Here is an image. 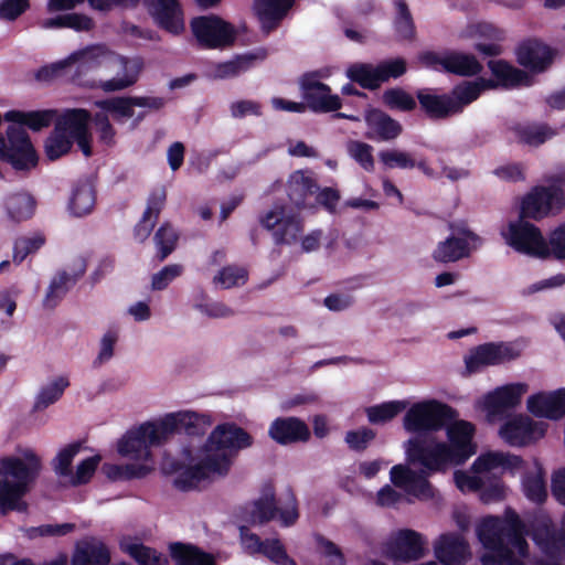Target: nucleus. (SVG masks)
Returning <instances> with one entry per match:
<instances>
[{
    "mask_svg": "<svg viewBox=\"0 0 565 565\" xmlns=\"http://www.w3.org/2000/svg\"><path fill=\"white\" fill-rule=\"evenodd\" d=\"M73 147L72 138L63 134L60 127H54L44 142L45 154L49 160L54 161L67 154Z\"/></svg>",
    "mask_w": 565,
    "mask_h": 565,
    "instance_id": "nucleus-52",
    "label": "nucleus"
},
{
    "mask_svg": "<svg viewBox=\"0 0 565 565\" xmlns=\"http://www.w3.org/2000/svg\"><path fill=\"white\" fill-rule=\"evenodd\" d=\"M146 4L160 29L173 35L184 31L183 11L179 0H146Z\"/></svg>",
    "mask_w": 565,
    "mask_h": 565,
    "instance_id": "nucleus-24",
    "label": "nucleus"
},
{
    "mask_svg": "<svg viewBox=\"0 0 565 565\" xmlns=\"http://www.w3.org/2000/svg\"><path fill=\"white\" fill-rule=\"evenodd\" d=\"M444 71L458 76H475L482 71V65L472 54L448 51L444 54Z\"/></svg>",
    "mask_w": 565,
    "mask_h": 565,
    "instance_id": "nucleus-39",
    "label": "nucleus"
},
{
    "mask_svg": "<svg viewBox=\"0 0 565 565\" xmlns=\"http://www.w3.org/2000/svg\"><path fill=\"white\" fill-rule=\"evenodd\" d=\"M191 31L202 49H225L234 44L235 26L215 14L195 17L190 22Z\"/></svg>",
    "mask_w": 565,
    "mask_h": 565,
    "instance_id": "nucleus-7",
    "label": "nucleus"
},
{
    "mask_svg": "<svg viewBox=\"0 0 565 565\" xmlns=\"http://www.w3.org/2000/svg\"><path fill=\"white\" fill-rule=\"evenodd\" d=\"M36 202L34 198L26 192H17L8 195L4 201V207L9 218L20 223L31 218L34 214Z\"/></svg>",
    "mask_w": 565,
    "mask_h": 565,
    "instance_id": "nucleus-42",
    "label": "nucleus"
},
{
    "mask_svg": "<svg viewBox=\"0 0 565 565\" xmlns=\"http://www.w3.org/2000/svg\"><path fill=\"white\" fill-rule=\"evenodd\" d=\"M429 475L426 470L417 471L405 492L422 501L434 499L436 489L428 480Z\"/></svg>",
    "mask_w": 565,
    "mask_h": 565,
    "instance_id": "nucleus-57",
    "label": "nucleus"
},
{
    "mask_svg": "<svg viewBox=\"0 0 565 565\" xmlns=\"http://www.w3.org/2000/svg\"><path fill=\"white\" fill-rule=\"evenodd\" d=\"M345 75L363 89L375 90L382 85L377 65L371 63H353L347 68Z\"/></svg>",
    "mask_w": 565,
    "mask_h": 565,
    "instance_id": "nucleus-43",
    "label": "nucleus"
},
{
    "mask_svg": "<svg viewBox=\"0 0 565 565\" xmlns=\"http://www.w3.org/2000/svg\"><path fill=\"white\" fill-rule=\"evenodd\" d=\"M420 110L433 120H445L455 116L449 94H436L434 88H419L415 93Z\"/></svg>",
    "mask_w": 565,
    "mask_h": 565,
    "instance_id": "nucleus-31",
    "label": "nucleus"
},
{
    "mask_svg": "<svg viewBox=\"0 0 565 565\" xmlns=\"http://www.w3.org/2000/svg\"><path fill=\"white\" fill-rule=\"evenodd\" d=\"M96 196L93 185L88 182L78 183L72 193L70 210L75 216H83L92 212Z\"/></svg>",
    "mask_w": 565,
    "mask_h": 565,
    "instance_id": "nucleus-46",
    "label": "nucleus"
},
{
    "mask_svg": "<svg viewBox=\"0 0 565 565\" xmlns=\"http://www.w3.org/2000/svg\"><path fill=\"white\" fill-rule=\"evenodd\" d=\"M70 386V381L66 376H58L51 383L43 386L34 402V411H43L50 405L56 403L64 394V391Z\"/></svg>",
    "mask_w": 565,
    "mask_h": 565,
    "instance_id": "nucleus-47",
    "label": "nucleus"
},
{
    "mask_svg": "<svg viewBox=\"0 0 565 565\" xmlns=\"http://www.w3.org/2000/svg\"><path fill=\"white\" fill-rule=\"evenodd\" d=\"M46 239L42 233H34L32 236H21L14 241L13 262L21 264L29 255L36 253L45 244Z\"/></svg>",
    "mask_w": 565,
    "mask_h": 565,
    "instance_id": "nucleus-54",
    "label": "nucleus"
},
{
    "mask_svg": "<svg viewBox=\"0 0 565 565\" xmlns=\"http://www.w3.org/2000/svg\"><path fill=\"white\" fill-rule=\"evenodd\" d=\"M507 129L516 143L529 148H539L558 135L557 128L533 120L511 121Z\"/></svg>",
    "mask_w": 565,
    "mask_h": 565,
    "instance_id": "nucleus-21",
    "label": "nucleus"
},
{
    "mask_svg": "<svg viewBox=\"0 0 565 565\" xmlns=\"http://www.w3.org/2000/svg\"><path fill=\"white\" fill-rule=\"evenodd\" d=\"M529 534L542 553L537 565H563L565 555V512L557 529L547 516L534 519L530 531L513 510L504 518L488 515L477 526V536L487 552L480 557L482 565H522L521 557L529 554L525 535Z\"/></svg>",
    "mask_w": 565,
    "mask_h": 565,
    "instance_id": "nucleus-1",
    "label": "nucleus"
},
{
    "mask_svg": "<svg viewBox=\"0 0 565 565\" xmlns=\"http://www.w3.org/2000/svg\"><path fill=\"white\" fill-rule=\"evenodd\" d=\"M247 279L248 273L245 268L228 265L218 271V275L214 277V282L220 284L225 289H230L244 285Z\"/></svg>",
    "mask_w": 565,
    "mask_h": 565,
    "instance_id": "nucleus-58",
    "label": "nucleus"
},
{
    "mask_svg": "<svg viewBox=\"0 0 565 565\" xmlns=\"http://www.w3.org/2000/svg\"><path fill=\"white\" fill-rule=\"evenodd\" d=\"M164 104V98L150 96L111 97L95 102L102 113H110L115 118H131L135 115L134 107L159 110Z\"/></svg>",
    "mask_w": 565,
    "mask_h": 565,
    "instance_id": "nucleus-25",
    "label": "nucleus"
},
{
    "mask_svg": "<svg viewBox=\"0 0 565 565\" xmlns=\"http://www.w3.org/2000/svg\"><path fill=\"white\" fill-rule=\"evenodd\" d=\"M406 455L411 462L423 466L428 473L445 472L456 466L448 445L435 438L417 436L409 439Z\"/></svg>",
    "mask_w": 565,
    "mask_h": 565,
    "instance_id": "nucleus-5",
    "label": "nucleus"
},
{
    "mask_svg": "<svg viewBox=\"0 0 565 565\" xmlns=\"http://www.w3.org/2000/svg\"><path fill=\"white\" fill-rule=\"evenodd\" d=\"M160 422H146L135 429L128 430L118 441L117 450L124 457L132 459H149L150 448L164 444Z\"/></svg>",
    "mask_w": 565,
    "mask_h": 565,
    "instance_id": "nucleus-8",
    "label": "nucleus"
},
{
    "mask_svg": "<svg viewBox=\"0 0 565 565\" xmlns=\"http://www.w3.org/2000/svg\"><path fill=\"white\" fill-rule=\"evenodd\" d=\"M546 425L534 422L529 416L518 415L508 419L500 428L501 438L510 446H527L542 438Z\"/></svg>",
    "mask_w": 565,
    "mask_h": 565,
    "instance_id": "nucleus-17",
    "label": "nucleus"
},
{
    "mask_svg": "<svg viewBox=\"0 0 565 565\" xmlns=\"http://www.w3.org/2000/svg\"><path fill=\"white\" fill-rule=\"evenodd\" d=\"M92 120V115L84 108L66 109L55 121L54 127H60V130L67 135L68 138H75L88 131V125Z\"/></svg>",
    "mask_w": 565,
    "mask_h": 565,
    "instance_id": "nucleus-38",
    "label": "nucleus"
},
{
    "mask_svg": "<svg viewBox=\"0 0 565 565\" xmlns=\"http://www.w3.org/2000/svg\"><path fill=\"white\" fill-rule=\"evenodd\" d=\"M277 516L282 526L294 525L299 518L297 498L288 488L284 497L277 499L274 487L267 484L262 495L252 503L250 519L253 523L265 524Z\"/></svg>",
    "mask_w": 565,
    "mask_h": 565,
    "instance_id": "nucleus-3",
    "label": "nucleus"
},
{
    "mask_svg": "<svg viewBox=\"0 0 565 565\" xmlns=\"http://www.w3.org/2000/svg\"><path fill=\"white\" fill-rule=\"evenodd\" d=\"M103 472L107 476L108 479L114 481L132 480L146 477L149 472V469L145 465L139 463H104Z\"/></svg>",
    "mask_w": 565,
    "mask_h": 565,
    "instance_id": "nucleus-53",
    "label": "nucleus"
},
{
    "mask_svg": "<svg viewBox=\"0 0 565 565\" xmlns=\"http://www.w3.org/2000/svg\"><path fill=\"white\" fill-rule=\"evenodd\" d=\"M425 552L424 536L411 529L397 531L387 543V553L397 561H417L425 555Z\"/></svg>",
    "mask_w": 565,
    "mask_h": 565,
    "instance_id": "nucleus-23",
    "label": "nucleus"
},
{
    "mask_svg": "<svg viewBox=\"0 0 565 565\" xmlns=\"http://www.w3.org/2000/svg\"><path fill=\"white\" fill-rule=\"evenodd\" d=\"M260 554L276 565H297L296 561L287 554L286 547L279 539H265Z\"/></svg>",
    "mask_w": 565,
    "mask_h": 565,
    "instance_id": "nucleus-60",
    "label": "nucleus"
},
{
    "mask_svg": "<svg viewBox=\"0 0 565 565\" xmlns=\"http://www.w3.org/2000/svg\"><path fill=\"white\" fill-rule=\"evenodd\" d=\"M406 407L405 402L391 401L366 408L367 419L372 424H383L396 417Z\"/></svg>",
    "mask_w": 565,
    "mask_h": 565,
    "instance_id": "nucleus-56",
    "label": "nucleus"
},
{
    "mask_svg": "<svg viewBox=\"0 0 565 565\" xmlns=\"http://www.w3.org/2000/svg\"><path fill=\"white\" fill-rule=\"evenodd\" d=\"M99 55V46H87L85 49L73 52L67 58L63 61L42 66L36 72L35 77L40 82H50L75 68L71 75V81L75 84L82 85L83 83L79 79V75L97 67L100 64L98 61Z\"/></svg>",
    "mask_w": 565,
    "mask_h": 565,
    "instance_id": "nucleus-10",
    "label": "nucleus"
},
{
    "mask_svg": "<svg viewBox=\"0 0 565 565\" xmlns=\"http://www.w3.org/2000/svg\"><path fill=\"white\" fill-rule=\"evenodd\" d=\"M23 459L18 457H4L0 460V471L12 477V484H22V489H29L30 483L39 477L42 468L40 457L31 449L23 451Z\"/></svg>",
    "mask_w": 565,
    "mask_h": 565,
    "instance_id": "nucleus-19",
    "label": "nucleus"
},
{
    "mask_svg": "<svg viewBox=\"0 0 565 565\" xmlns=\"http://www.w3.org/2000/svg\"><path fill=\"white\" fill-rule=\"evenodd\" d=\"M522 465L523 459L520 456L490 451L480 455L473 461L471 469L475 473L490 472L498 468L513 471L520 469Z\"/></svg>",
    "mask_w": 565,
    "mask_h": 565,
    "instance_id": "nucleus-37",
    "label": "nucleus"
},
{
    "mask_svg": "<svg viewBox=\"0 0 565 565\" xmlns=\"http://www.w3.org/2000/svg\"><path fill=\"white\" fill-rule=\"evenodd\" d=\"M502 235L505 243L520 254L540 258L550 256V248L541 230L527 220L519 217L510 222L508 231Z\"/></svg>",
    "mask_w": 565,
    "mask_h": 565,
    "instance_id": "nucleus-12",
    "label": "nucleus"
},
{
    "mask_svg": "<svg viewBox=\"0 0 565 565\" xmlns=\"http://www.w3.org/2000/svg\"><path fill=\"white\" fill-rule=\"evenodd\" d=\"M367 131L365 137L377 142H390L403 132L402 124L379 108H371L364 116Z\"/></svg>",
    "mask_w": 565,
    "mask_h": 565,
    "instance_id": "nucleus-28",
    "label": "nucleus"
},
{
    "mask_svg": "<svg viewBox=\"0 0 565 565\" xmlns=\"http://www.w3.org/2000/svg\"><path fill=\"white\" fill-rule=\"evenodd\" d=\"M527 411L537 418L558 420L565 416V387L539 392L526 401Z\"/></svg>",
    "mask_w": 565,
    "mask_h": 565,
    "instance_id": "nucleus-27",
    "label": "nucleus"
},
{
    "mask_svg": "<svg viewBox=\"0 0 565 565\" xmlns=\"http://www.w3.org/2000/svg\"><path fill=\"white\" fill-rule=\"evenodd\" d=\"M516 61L534 74L545 72L553 63L555 52L542 41L529 39L520 43L515 50Z\"/></svg>",
    "mask_w": 565,
    "mask_h": 565,
    "instance_id": "nucleus-22",
    "label": "nucleus"
},
{
    "mask_svg": "<svg viewBox=\"0 0 565 565\" xmlns=\"http://www.w3.org/2000/svg\"><path fill=\"white\" fill-rule=\"evenodd\" d=\"M488 67L493 77L498 79L500 87L504 89L531 87L535 83L531 74L513 66L504 60H490Z\"/></svg>",
    "mask_w": 565,
    "mask_h": 565,
    "instance_id": "nucleus-35",
    "label": "nucleus"
},
{
    "mask_svg": "<svg viewBox=\"0 0 565 565\" xmlns=\"http://www.w3.org/2000/svg\"><path fill=\"white\" fill-rule=\"evenodd\" d=\"M295 0H255V11L263 32L275 31L294 7Z\"/></svg>",
    "mask_w": 565,
    "mask_h": 565,
    "instance_id": "nucleus-33",
    "label": "nucleus"
},
{
    "mask_svg": "<svg viewBox=\"0 0 565 565\" xmlns=\"http://www.w3.org/2000/svg\"><path fill=\"white\" fill-rule=\"evenodd\" d=\"M458 236H449L440 242L433 253V257L439 263H452L469 256V243H480V237L468 227L457 230Z\"/></svg>",
    "mask_w": 565,
    "mask_h": 565,
    "instance_id": "nucleus-26",
    "label": "nucleus"
},
{
    "mask_svg": "<svg viewBox=\"0 0 565 565\" xmlns=\"http://www.w3.org/2000/svg\"><path fill=\"white\" fill-rule=\"evenodd\" d=\"M481 95V89L473 82H463L454 86L449 93L455 116L463 111V109L477 100Z\"/></svg>",
    "mask_w": 565,
    "mask_h": 565,
    "instance_id": "nucleus-48",
    "label": "nucleus"
},
{
    "mask_svg": "<svg viewBox=\"0 0 565 565\" xmlns=\"http://www.w3.org/2000/svg\"><path fill=\"white\" fill-rule=\"evenodd\" d=\"M375 437L376 434L373 429L362 427L360 429L347 431L344 440L351 450L362 452L369 447L370 443L373 441Z\"/></svg>",
    "mask_w": 565,
    "mask_h": 565,
    "instance_id": "nucleus-61",
    "label": "nucleus"
},
{
    "mask_svg": "<svg viewBox=\"0 0 565 565\" xmlns=\"http://www.w3.org/2000/svg\"><path fill=\"white\" fill-rule=\"evenodd\" d=\"M100 460L102 457L99 455H95L81 461L76 468L74 477L72 478V484L82 486L88 483L93 478Z\"/></svg>",
    "mask_w": 565,
    "mask_h": 565,
    "instance_id": "nucleus-64",
    "label": "nucleus"
},
{
    "mask_svg": "<svg viewBox=\"0 0 565 565\" xmlns=\"http://www.w3.org/2000/svg\"><path fill=\"white\" fill-rule=\"evenodd\" d=\"M448 449L455 459V465H463L470 457L477 452V446L473 443L476 428L473 424L467 420H456L447 426Z\"/></svg>",
    "mask_w": 565,
    "mask_h": 565,
    "instance_id": "nucleus-20",
    "label": "nucleus"
},
{
    "mask_svg": "<svg viewBox=\"0 0 565 565\" xmlns=\"http://www.w3.org/2000/svg\"><path fill=\"white\" fill-rule=\"evenodd\" d=\"M379 159L386 169H414L416 160L409 152L401 150H382Z\"/></svg>",
    "mask_w": 565,
    "mask_h": 565,
    "instance_id": "nucleus-59",
    "label": "nucleus"
},
{
    "mask_svg": "<svg viewBox=\"0 0 565 565\" xmlns=\"http://www.w3.org/2000/svg\"><path fill=\"white\" fill-rule=\"evenodd\" d=\"M319 186L317 182L302 171L290 174L287 182V195L297 210L311 205V199ZM260 225L270 231L276 245H291L303 232V218L299 211L285 204H275L271 210L259 216Z\"/></svg>",
    "mask_w": 565,
    "mask_h": 565,
    "instance_id": "nucleus-2",
    "label": "nucleus"
},
{
    "mask_svg": "<svg viewBox=\"0 0 565 565\" xmlns=\"http://www.w3.org/2000/svg\"><path fill=\"white\" fill-rule=\"evenodd\" d=\"M178 241L179 234L174 227L169 222L161 224L153 235L157 260L164 262L175 250Z\"/></svg>",
    "mask_w": 565,
    "mask_h": 565,
    "instance_id": "nucleus-45",
    "label": "nucleus"
},
{
    "mask_svg": "<svg viewBox=\"0 0 565 565\" xmlns=\"http://www.w3.org/2000/svg\"><path fill=\"white\" fill-rule=\"evenodd\" d=\"M57 111L54 109L43 110H11L6 114V119L25 126L33 131H40L47 128L56 117Z\"/></svg>",
    "mask_w": 565,
    "mask_h": 565,
    "instance_id": "nucleus-41",
    "label": "nucleus"
},
{
    "mask_svg": "<svg viewBox=\"0 0 565 565\" xmlns=\"http://www.w3.org/2000/svg\"><path fill=\"white\" fill-rule=\"evenodd\" d=\"M373 147L362 141H353L349 146L352 158L365 170H374Z\"/></svg>",
    "mask_w": 565,
    "mask_h": 565,
    "instance_id": "nucleus-63",
    "label": "nucleus"
},
{
    "mask_svg": "<svg viewBox=\"0 0 565 565\" xmlns=\"http://www.w3.org/2000/svg\"><path fill=\"white\" fill-rule=\"evenodd\" d=\"M396 15L394 19V29L397 36L402 40L413 41L416 35L415 23L405 0H394Z\"/></svg>",
    "mask_w": 565,
    "mask_h": 565,
    "instance_id": "nucleus-49",
    "label": "nucleus"
},
{
    "mask_svg": "<svg viewBox=\"0 0 565 565\" xmlns=\"http://www.w3.org/2000/svg\"><path fill=\"white\" fill-rule=\"evenodd\" d=\"M166 440L174 434L202 436L211 426V417L194 412H178L167 414L159 419Z\"/></svg>",
    "mask_w": 565,
    "mask_h": 565,
    "instance_id": "nucleus-18",
    "label": "nucleus"
},
{
    "mask_svg": "<svg viewBox=\"0 0 565 565\" xmlns=\"http://www.w3.org/2000/svg\"><path fill=\"white\" fill-rule=\"evenodd\" d=\"M268 435L277 444L287 446L307 443L311 433L305 420L289 416L274 419L269 426Z\"/></svg>",
    "mask_w": 565,
    "mask_h": 565,
    "instance_id": "nucleus-29",
    "label": "nucleus"
},
{
    "mask_svg": "<svg viewBox=\"0 0 565 565\" xmlns=\"http://www.w3.org/2000/svg\"><path fill=\"white\" fill-rule=\"evenodd\" d=\"M86 268V259L79 257L74 264L72 274L67 273L66 270L58 271L50 282L43 300V306L49 309H54L66 296L71 286L75 285L77 280L84 276Z\"/></svg>",
    "mask_w": 565,
    "mask_h": 565,
    "instance_id": "nucleus-30",
    "label": "nucleus"
},
{
    "mask_svg": "<svg viewBox=\"0 0 565 565\" xmlns=\"http://www.w3.org/2000/svg\"><path fill=\"white\" fill-rule=\"evenodd\" d=\"M0 160L17 171H29L39 162L30 136L22 127L9 126L7 137L0 134Z\"/></svg>",
    "mask_w": 565,
    "mask_h": 565,
    "instance_id": "nucleus-6",
    "label": "nucleus"
},
{
    "mask_svg": "<svg viewBox=\"0 0 565 565\" xmlns=\"http://www.w3.org/2000/svg\"><path fill=\"white\" fill-rule=\"evenodd\" d=\"M525 497L537 504L544 503L547 499L546 481L544 471L539 469L536 473L525 476L523 479Z\"/></svg>",
    "mask_w": 565,
    "mask_h": 565,
    "instance_id": "nucleus-55",
    "label": "nucleus"
},
{
    "mask_svg": "<svg viewBox=\"0 0 565 565\" xmlns=\"http://www.w3.org/2000/svg\"><path fill=\"white\" fill-rule=\"evenodd\" d=\"M253 437L242 427L234 423L217 425L204 444V452L210 456H224L228 461V469L232 458L241 449L250 447Z\"/></svg>",
    "mask_w": 565,
    "mask_h": 565,
    "instance_id": "nucleus-13",
    "label": "nucleus"
},
{
    "mask_svg": "<svg viewBox=\"0 0 565 565\" xmlns=\"http://www.w3.org/2000/svg\"><path fill=\"white\" fill-rule=\"evenodd\" d=\"M382 103L390 110L411 113L416 109V99L401 87L387 88L383 92Z\"/></svg>",
    "mask_w": 565,
    "mask_h": 565,
    "instance_id": "nucleus-51",
    "label": "nucleus"
},
{
    "mask_svg": "<svg viewBox=\"0 0 565 565\" xmlns=\"http://www.w3.org/2000/svg\"><path fill=\"white\" fill-rule=\"evenodd\" d=\"M382 84L391 78H399L407 72V63L403 57H395L382 61L377 64Z\"/></svg>",
    "mask_w": 565,
    "mask_h": 565,
    "instance_id": "nucleus-62",
    "label": "nucleus"
},
{
    "mask_svg": "<svg viewBox=\"0 0 565 565\" xmlns=\"http://www.w3.org/2000/svg\"><path fill=\"white\" fill-rule=\"evenodd\" d=\"M120 550L128 554L138 565H168V558L157 550L142 543L121 541Z\"/></svg>",
    "mask_w": 565,
    "mask_h": 565,
    "instance_id": "nucleus-44",
    "label": "nucleus"
},
{
    "mask_svg": "<svg viewBox=\"0 0 565 565\" xmlns=\"http://www.w3.org/2000/svg\"><path fill=\"white\" fill-rule=\"evenodd\" d=\"M45 28H68L77 32L90 31L95 23L92 18L83 13H65L50 18L44 22Z\"/></svg>",
    "mask_w": 565,
    "mask_h": 565,
    "instance_id": "nucleus-50",
    "label": "nucleus"
},
{
    "mask_svg": "<svg viewBox=\"0 0 565 565\" xmlns=\"http://www.w3.org/2000/svg\"><path fill=\"white\" fill-rule=\"evenodd\" d=\"M527 385L523 383L509 384L489 393L484 399V407L491 415H501L521 403L522 395Z\"/></svg>",
    "mask_w": 565,
    "mask_h": 565,
    "instance_id": "nucleus-32",
    "label": "nucleus"
},
{
    "mask_svg": "<svg viewBox=\"0 0 565 565\" xmlns=\"http://www.w3.org/2000/svg\"><path fill=\"white\" fill-rule=\"evenodd\" d=\"M520 355L521 350L511 342H488L473 348L465 358V364L469 373H476L484 366L504 364Z\"/></svg>",
    "mask_w": 565,
    "mask_h": 565,
    "instance_id": "nucleus-14",
    "label": "nucleus"
},
{
    "mask_svg": "<svg viewBox=\"0 0 565 565\" xmlns=\"http://www.w3.org/2000/svg\"><path fill=\"white\" fill-rule=\"evenodd\" d=\"M115 75L108 79H100L97 87L105 93H113L127 89L134 86L140 76L143 67L141 58H129L121 55H114L109 58Z\"/></svg>",
    "mask_w": 565,
    "mask_h": 565,
    "instance_id": "nucleus-16",
    "label": "nucleus"
},
{
    "mask_svg": "<svg viewBox=\"0 0 565 565\" xmlns=\"http://www.w3.org/2000/svg\"><path fill=\"white\" fill-rule=\"evenodd\" d=\"M267 52L260 49L258 52L236 55L233 60L217 63L214 67L216 78H233L254 67L256 61H263Z\"/></svg>",
    "mask_w": 565,
    "mask_h": 565,
    "instance_id": "nucleus-36",
    "label": "nucleus"
},
{
    "mask_svg": "<svg viewBox=\"0 0 565 565\" xmlns=\"http://www.w3.org/2000/svg\"><path fill=\"white\" fill-rule=\"evenodd\" d=\"M170 555L178 565H216L212 554L192 544L174 542L170 544Z\"/></svg>",
    "mask_w": 565,
    "mask_h": 565,
    "instance_id": "nucleus-40",
    "label": "nucleus"
},
{
    "mask_svg": "<svg viewBox=\"0 0 565 565\" xmlns=\"http://www.w3.org/2000/svg\"><path fill=\"white\" fill-rule=\"evenodd\" d=\"M227 472L228 461L224 456H210L205 452L198 463L189 466L181 471L175 477L173 483L177 489L189 491L196 489L211 475L225 476Z\"/></svg>",
    "mask_w": 565,
    "mask_h": 565,
    "instance_id": "nucleus-15",
    "label": "nucleus"
},
{
    "mask_svg": "<svg viewBox=\"0 0 565 565\" xmlns=\"http://www.w3.org/2000/svg\"><path fill=\"white\" fill-rule=\"evenodd\" d=\"M469 553V544L458 533L441 534L435 544V556L444 565H461Z\"/></svg>",
    "mask_w": 565,
    "mask_h": 565,
    "instance_id": "nucleus-34",
    "label": "nucleus"
},
{
    "mask_svg": "<svg viewBox=\"0 0 565 565\" xmlns=\"http://www.w3.org/2000/svg\"><path fill=\"white\" fill-rule=\"evenodd\" d=\"M564 207L565 193L561 186L537 185L522 199L519 217L540 221L550 214L559 213Z\"/></svg>",
    "mask_w": 565,
    "mask_h": 565,
    "instance_id": "nucleus-9",
    "label": "nucleus"
},
{
    "mask_svg": "<svg viewBox=\"0 0 565 565\" xmlns=\"http://www.w3.org/2000/svg\"><path fill=\"white\" fill-rule=\"evenodd\" d=\"M324 77L322 71H310L303 73L298 81L299 90L308 109L316 114H327L339 110L342 107V100L332 89L320 78Z\"/></svg>",
    "mask_w": 565,
    "mask_h": 565,
    "instance_id": "nucleus-11",
    "label": "nucleus"
},
{
    "mask_svg": "<svg viewBox=\"0 0 565 565\" xmlns=\"http://www.w3.org/2000/svg\"><path fill=\"white\" fill-rule=\"evenodd\" d=\"M458 413L448 404L436 399L413 404L404 416V428L414 434L434 433L446 427Z\"/></svg>",
    "mask_w": 565,
    "mask_h": 565,
    "instance_id": "nucleus-4",
    "label": "nucleus"
}]
</instances>
